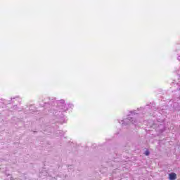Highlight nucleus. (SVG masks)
Listing matches in <instances>:
<instances>
[{"label": "nucleus", "instance_id": "nucleus-3", "mask_svg": "<svg viewBox=\"0 0 180 180\" xmlns=\"http://www.w3.org/2000/svg\"><path fill=\"white\" fill-rule=\"evenodd\" d=\"M169 179H170V180H175V179H176V174H175V173H170L169 174Z\"/></svg>", "mask_w": 180, "mask_h": 180}, {"label": "nucleus", "instance_id": "nucleus-1", "mask_svg": "<svg viewBox=\"0 0 180 180\" xmlns=\"http://www.w3.org/2000/svg\"><path fill=\"white\" fill-rule=\"evenodd\" d=\"M58 110H65V101L64 100H60L56 102Z\"/></svg>", "mask_w": 180, "mask_h": 180}, {"label": "nucleus", "instance_id": "nucleus-6", "mask_svg": "<svg viewBox=\"0 0 180 180\" xmlns=\"http://www.w3.org/2000/svg\"><path fill=\"white\" fill-rule=\"evenodd\" d=\"M174 105H178V103H175Z\"/></svg>", "mask_w": 180, "mask_h": 180}, {"label": "nucleus", "instance_id": "nucleus-2", "mask_svg": "<svg viewBox=\"0 0 180 180\" xmlns=\"http://www.w3.org/2000/svg\"><path fill=\"white\" fill-rule=\"evenodd\" d=\"M127 120H129V122H130V123H131L132 124H134L136 123V120H134V118L131 117H128L127 119H125L124 121H122V124H124V123H126Z\"/></svg>", "mask_w": 180, "mask_h": 180}, {"label": "nucleus", "instance_id": "nucleus-4", "mask_svg": "<svg viewBox=\"0 0 180 180\" xmlns=\"http://www.w3.org/2000/svg\"><path fill=\"white\" fill-rule=\"evenodd\" d=\"M47 172L46 170H42L40 173H39V176L43 177V176H46L47 175Z\"/></svg>", "mask_w": 180, "mask_h": 180}, {"label": "nucleus", "instance_id": "nucleus-5", "mask_svg": "<svg viewBox=\"0 0 180 180\" xmlns=\"http://www.w3.org/2000/svg\"><path fill=\"white\" fill-rule=\"evenodd\" d=\"M144 154H145V155L148 156V155H150V151L146 150L145 153H144Z\"/></svg>", "mask_w": 180, "mask_h": 180}]
</instances>
